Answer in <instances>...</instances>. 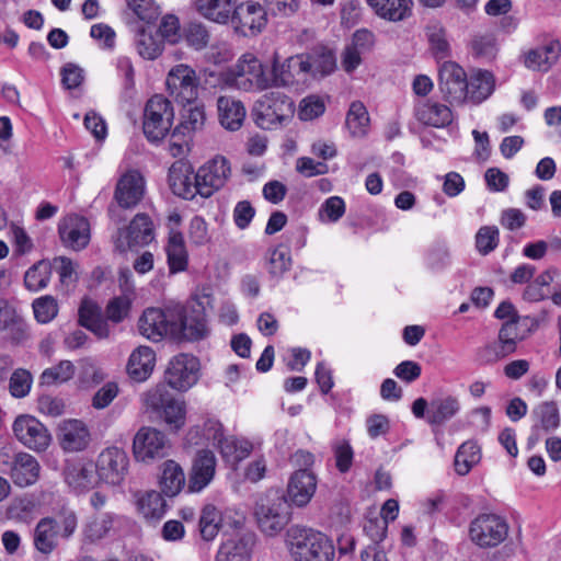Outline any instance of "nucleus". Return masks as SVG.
Returning a JSON list of instances; mask_svg holds the SVG:
<instances>
[{
  "instance_id": "nucleus-1",
  "label": "nucleus",
  "mask_w": 561,
  "mask_h": 561,
  "mask_svg": "<svg viewBox=\"0 0 561 561\" xmlns=\"http://www.w3.org/2000/svg\"><path fill=\"white\" fill-rule=\"evenodd\" d=\"M213 307V297L207 288H203L186 305H173L171 316L174 318L173 339L197 342L210 334L206 310Z\"/></svg>"
},
{
  "instance_id": "nucleus-2",
  "label": "nucleus",
  "mask_w": 561,
  "mask_h": 561,
  "mask_svg": "<svg viewBox=\"0 0 561 561\" xmlns=\"http://www.w3.org/2000/svg\"><path fill=\"white\" fill-rule=\"evenodd\" d=\"M291 561H334L335 547L323 533L312 528L293 526L285 537Z\"/></svg>"
},
{
  "instance_id": "nucleus-3",
  "label": "nucleus",
  "mask_w": 561,
  "mask_h": 561,
  "mask_svg": "<svg viewBox=\"0 0 561 561\" xmlns=\"http://www.w3.org/2000/svg\"><path fill=\"white\" fill-rule=\"evenodd\" d=\"M270 69L255 54L248 50L242 53L236 61L228 67L226 83L231 90L244 93H257L271 89Z\"/></svg>"
},
{
  "instance_id": "nucleus-4",
  "label": "nucleus",
  "mask_w": 561,
  "mask_h": 561,
  "mask_svg": "<svg viewBox=\"0 0 561 561\" xmlns=\"http://www.w3.org/2000/svg\"><path fill=\"white\" fill-rule=\"evenodd\" d=\"M144 405L154 412L170 432L178 433L186 423V403L173 397L165 385L159 383L141 394Z\"/></svg>"
},
{
  "instance_id": "nucleus-5",
  "label": "nucleus",
  "mask_w": 561,
  "mask_h": 561,
  "mask_svg": "<svg viewBox=\"0 0 561 561\" xmlns=\"http://www.w3.org/2000/svg\"><path fill=\"white\" fill-rule=\"evenodd\" d=\"M294 102L280 92L263 94L255 103L256 124L264 129H273L284 125L293 117Z\"/></svg>"
},
{
  "instance_id": "nucleus-6",
  "label": "nucleus",
  "mask_w": 561,
  "mask_h": 561,
  "mask_svg": "<svg viewBox=\"0 0 561 561\" xmlns=\"http://www.w3.org/2000/svg\"><path fill=\"white\" fill-rule=\"evenodd\" d=\"M201 78L187 64H178L167 73L165 88L169 95L179 104L194 103L199 96Z\"/></svg>"
},
{
  "instance_id": "nucleus-7",
  "label": "nucleus",
  "mask_w": 561,
  "mask_h": 561,
  "mask_svg": "<svg viewBox=\"0 0 561 561\" xmlns=\"http://www.w3.org/2000/svg\"><path fill=\"white\" fill-rule=\"evenodd\" d=\"M174 121V108L171 102L161 94L149 99L144 114V133L150 141L162 140L171 130Z\"/></svg>"
},
{
  "instance_id": "nucleus-8",
  "label": "nucleus",
  "mask_w": 561,
  "mask_h": 561,
  "mask_svg": "<svg viewBox=\"0 0 561 561\" xmlns=\"http://www.w3.org/2000/svg\"><path fill=\"white\" fill-rule=\"evenodd\" d=\"M310 65L305 55L290 56L280 61L275 54L270 69L271 89L304 85L308 81Z\"/></svg>"
},
{
  "instance_id": "nucleus-9",
  "label": "nucleus",
  "mask_w": 561,
  "mask_h": 561,
  "mask_svg": "<svg viewBox=\"0 0 561 561\" xmlns=\"http://www.w3.org/2000/svg\"><path fill=\"white\" fill-rule=\"evenodd\" d=\"M15 439L25 448L42 453L51 444L53 437L47 426L32 414H20L12 423Z\"/></svg>"
},
{
  "instance_id": "nucleus-10",
  "label": "nucleus",
  "mask_w": 561,
  "mask_h": 561,
  "mask_svg": "<svg viewBox=\"0 0 561 561\" xmlns=\"http://www.w3.org/2000/svg\"><path fill=\"white\" fill-rule=\"evenodd\" d=\"M507 534V523L496 514H480L469 525V538L480 548L499 546L506 539Z\"/></svg>"
},
{
  "instance_id": "nucleus-11",
  "label": "nucleus",
  "mask_w": 561,
  "mask_h": 561,
  "mask_svg": "<svg viewBox=\"0 0 561 561\" xmlns=\"http://www.w3.org/2000/svg\"><path fill=\"white\" fill-rule=\"evenodd\" d=\"M255 517L263 534L270 537L276 536L289 522L287 501L277 494L262 499L256 504Z\"/></svg>"
},
{
  "instance_id": "nucleus-12",
  "label": "nucleus",
  "mask_w": 561,
  "mask_h": 561,
  "mask_svg": "<svg viewBox=\"0 0 561 561\" xmlns=\"http://www.w3.org/2000/svg\"><path fill=\"white\" fill-rule=\"evenodd\" d=\"M170 449L165 434L151 426L140 427L133 439V455L136 461L152 463L164 458Z\"/></svg>"
},
{
  "instance_id": "nucleus-13",
  "label": "nucleus",
  "mask_w": 561,
  "mask_h": 561,
  "mask_svg": "<svg viewBox=\"0 0 561 561\" xmlns=\"http://www.w3.org/2000/svg\"><path fill=\"white\" fill-rule=\"evenodd\" d=\"M128 465L129 459L125 450L107 447L96 458L94 465L96 479L112 486L121 485L127 476Z\"/></svg>"
},
{
  "instance_id": "nucleus-14",
  "label": "nucleus",
  "mask_w": 561,
  "mask_h": 561,
  "mask_svg": "<svg viewBox=\"0 0 561 561\" xmlns=\"http://www.w3.org/2000/svg\"><path fill=\"white\" fill-rule=\"evenodd\" d=\"M201 197L209 198L221 190L231 176L230 161L222 154H216L197 169Z\"/></svg>"
},
{
  "instance_id": "nucleus-15",
  "label": "nucleus",
  "mask_w": 561,
  "mask_h": 561,
  "mask_svg": "<svg viewBox=\"0 0 561 561\" xmlns=\"http://www.w3.org/2000/svg\"><path fill=\"white\" fill-rule=\"evenodd\" d=\"M168 386L178 391H187L199 378V362L188 354H179L168 364L165 374Z\"/></svg>"
},
{
  "instance_id": "nucleus-16",
  "label": "nucleus",
  "mask_w": 561,
  "mask_h": 561,
  "mask_svg": "<svg viewBox=\"0 0 561 561\" xmlns=\"http://www.w3.org/2000/svg\"><path fill=\"white\" fill-rule=\"evenodd\" d=\"M171 307L145 309L137 322L139 333L152 342H160L165 336L173 337L174 318L171 316Z\"/></svg>"
},
{
  "instance_id": "nucleus-17",
  "label": "nucleus",
  "mask_w": 561,
  "mask_h": 561,
  "mask_svg": "<svg viewBox=\"0 0 561 561\" xmlns=\"http://www.w3.org/2000/svg\"><path fill=\"white\" fill-rule=\"evenodd\" d=\"M526 334L519 329V320L505 321L500 331L497 342L486 345L481 351V356L486 362H495L516 351L517 343L526 339Z\"/></svg>"
},
{
  "instance_id": "nucleus-18",
  "label": "nucleus",
  "mask_w": 561,
  "mask_h": 561,
  "mask_svg": "<svg viewBox=\"0 0 561 561\" xmlns=\"http://www.w3.org/2000/svg\"><path fill=\"white\" fill-rule=\"evenodd\" d=\"M197 172L184 160H176L168 172V184L172 193L186 201H192L196 195L201 196Z\"/></svg>"
},
{
  "instance_id": "nucleus-19",
  "label": "nucleus",
  "mask_w": 561,
  "mask_h": 561,
  "mask_svg": "<svg viewBox=\"0 0 561 561\" xmlns=\"http://www.w3.org/2000/svg\"><path fill=\"white\" fill-rule=\"evenodd\" d=\"M230 21L236 32L243 36H255L266 26L267 15L260 3L245 1L236 5Z\"/></svg>"
},
{
  "instance_id": "nucleus-20",
  "label": "nucleus",
  "mask_w": 561,
  "mask_h": 561,
  "mask_svg": "<svg viewBox=\"0 0 561 561\" xmlns=\"http://www.w3.org/2000/svg\"><path fill=\"white\" fill-rule=\"evenodd\" d=\"M154 238L153 224L145 214H137L130 225L119 229L114 237V243L119 251L149 244Z\"/></svg>"
},
{
  "instance_id": "nucleus-21",
  "label": "nucleus",
  "mask_w": 561,
  "mask_h": 561,
  "mask_svg": "<svg viewBox=\"0 0 561 561\" xmlns=\"http://www.w3.org/2000/svg\"><path fill=\"white\" fill-rule=\"evenodd\" d=\"M217 459L209 449H199L192 459L188 471L187 491L201 493L214 480L216 474Z\"/></svg>"
},
{
  "instance_id": "nucleus-22",
  "label": "nucleus",
  "mask_w": 561,
  "mask_h": 561,
  "mask_svg": "<svg viewBox=\"0 0 561 561\" xmlns=\"http://www.w3.org/2000/svg\"><path fill=\"white\" fill-rule=\"evenodd\" d=\"M467 80L465 70L455 62H445L439 69V89L450 103L466 102Z\"/></svg>"
},
{
  "instance_id": "nucleus-23",
  "label": "nucleus",
  "mask_w": 561,
  "mask_h": 561,
  "mask_svg": "<svg viewBox=\"0 0 561 561\" xmlns=\"http://www.w3.org/2000/svg\"><path fill=\"white\" fill-rule=\"evenodd\" d=\"M58 232L62 244L75 251L84 249L91 238L89 221L79 215H68L58 225Z\"/></svg>"
},
{
  "instance_id": "nucleus-24",
  "label": "nucleus",
  "mask_w": 561,
  "mask_h": 561,
  "mask_svg": "<svg viewBox=\"0 0 561 561\" xmlns=\"http://www.w3.org/2000/svg\"><path fill=\"white\" fill-rule=\"evenodd\" d=\"M255 537L251 533L236 534L225 538L215 561H251Z\"/></svg>"
},
{
  "instance_id": "nucleus-25",
  "label": "nucleus",
  "mask_w": 561,
  "mask_h": 561,
  "mask_svg": "<svg viewBox=\"0 0 561 561\" xmlns=\"http://www.w3.org/2000/svg\"><path fill=\"white\" fill-rule=\"evenodd\" d=\"M41 471V463L33 455L20 451L12 459L9 476L15 486L24 489L39 480Z\"/></svg>"
},
{
  "instance_id": "nucleus-26",
  "label": "nucleus",
  "mask_w": 561,
  "mask_h": 561,
  "mask_svg": "<svg viewBox=\"0 0 561 561\" xmlns=\"http://www.w3.org/2000/svg\"><path fill=\"white\" fill-rule=\"evenodd\" d=\"M414 117L424 126L445 128L453 123L454 113L451 108L444 103L434 100H424L415 103Z\"/></svg>"
},
{
  "instance_id": "nucleus-27",
  "label": "nucleus",
  "mask_w": 561,
  "mask_h": 561,
  "mask_svg": "<svg viewBox=\"0 0 561 561\" xmlns=\"http://www.w3.org/2000/svg\"><path fill=\"white\" fill-rule=\"evenodd\" d=\"M145 180L135 170L124 173L117 181L114 197L124 208L136 206L144 197Z\"/></svg>"
},
{
  "instance_id": "nucleus-28",
  "label": "nucleus",
  "mask_w": 561,
  "mask_h": 561,
  "mask_svg": "<svg viewBox=\"0 0 561 561\" xmlns=\"http://www.w3.org/2000/svg\"><path fill=\"white\" fill-rule=\"evenodd\" d=\"M316 490V476L309 470L299 469L289 479L287 497L293 505L304 507L311 501Z\"/></svg>"
},
{
  "instance_id": "nucleus-29",
  "label": "nucleus",
  "mask_w": 561,
  "mask_h": 561,
  "mask_svg": "<svg viewBox=\"0 0 561 561\" xmlns=\"http://www.w3.org/2000/svg\"><path fill=\"white\" fill-rule=\"evenodd\" d=\"M560 54V43L550 41L524 53L523 64L529 70L546 72L558 61Z\"/></svg>"
},
{
  "instance_id": "nucleus-30",
  "label": "nucleus",
  "mask_w": 561,
  "mask_h": 561,
  "mask_svg": "<svg viewBox=\"0 0 561 561\" xmlns=\"http://www.w3.org/2000/svg\"><path fill=\"white\" fill-rule=\"evenodd\" d=\"M154 366V351L150 346L140 345L130 353L126 365V370L131 379L142 382L151 376Z\"/></svg>"
},
{
  "instance_id": "nucleus-31",
  "label": "nucleus",
  "mask_w": 561,
  "mask_h": 561,
  "mask_svg": "<svg viewBox=\"0 0 561 561\" xmlns=\"http://www.w3.org/2000/svg\"><path fill=\"white\" fill-rule=\"evenodd\" d=\"M59 442L66 451L83 450L90 442V433L82 421L65 420L59 425Z\"/></svg>"
},
{
  "instance_id": "nucleus-32",
  "label": "nucleus",
  "mask_w": 561,
  "mask_h": 561,
  "mask_svg": "<svg viewBox=\"0 0 561 561\" xmlns=\"http://www.w3.org/2000/svg\"><path fill=\"white\" fill-rule=\"evenodd\" d=\"M466 90L468 102L478 105L488 100L495 91V77L489 70L476 69L467 80Z\"/></svg>"
},
{
  "instance_id": "nucleus-33",
  "label": "nucleus",
  "mask_w": 561,
  "mask_h": 561,
  "mask_svg": "<svg viewBox=\"0 0 561 561\" xmlns=\"http://www.w3.org/2000/svg\"><path fill=\"white\" fill-rule=\"evenodd\" d=\"M534 424L529 444H536L540 439V432L554 431L560 425L559 409L554 402H542L533 410Z\"/></svg>"
},
{
  "instance_id": "nucleus-34",
  "label": "nucleus",
  "mask_w": 561,
  "mask_h": 561,
  "mask_svg": "<svg viewBox=\"0 0 561 561\" xmlns=\"http://www.w3.org/2000/svg\"><path fill=\"white\" fill-rule=\"evenodd\" d=\"M217 110L219 122L225 129L236 131L241 128L247 110L240 100L221 95L217 100Z\"/></svg>"
},
{
  "instance_id": "nucleus-35",
  "label": "nucleus",
  "mask_w": 561,
  "mask_h": 561,
  "mask_svg": "<svg viewBox=\"0 0 561 561\" xmlns=\"http://www.w3.org/2000/svg\"><path fill=\"white\" fill-rule=\"evenodd\" d=\"M0 332H5L14 342H21L26 337V323L15 306L3 298H0Z\"/></svg>"
},
{
  "instance_id": "nucleus-36",
  "label": "nucleus",
  "mask_w": 561,
  "mask_h": 561,
  "mask_svg": "<svg viewBox=\"0 0 561 561\" xmlns=\"http://www.w3.org/2000/svg\"><path fill=\"white\" fill-rule=\"evenodd\" d=\"M375 14L389 22L409 19L413 11V0H366Z\"/></svg>"
},
{
  "instance_id": "nucleus-37",
  "label": "nucleus",
  "mask_w": 561,
  "mask_h": 561,
  "mask_svg": "<svg viewBox=\"0 0 561 561\" xmlns=\"http://www.w3.org/2000/svg\"><path fill=\"white\" fill-rule=\"evenodd\" d=\"M226 437L222 424L213 419L205 421L202 426L195 425L191 427L186 434V440L188 444H211L217 449L220 448V445L224 443Z\"/></svg>"
},
{
  "instance_id": "nucleus-38",
  "label": "nucleus",
  "mask_w": 561,
  "mask_h": 561,
  "mask_svg": "<svg viewBox=\"0 0 561 561\" xmlns=\"http://www.w3.org/2000/svg\"><path fill=\"white\" fill-rule=\"evenodd\" d=\"M137 299V293L131 283L121 285L119 295L113 297L106 305L105 314L107 320L119 323L124 321L130 312L133 302Z\"/></svg>"
},
{
  "instance_id": "nucleus-39",
  "label": "nucleus",
  "mask_w": 561,
  "mask_h": 561,
  "mask_svg": "<svg viewBox=\"0 0 561 561\" xmlns=\"http://www.w3.org/2000/svg\"><path fill=\"white\" fill-rule=\"evenodd\" d=\"M236 0H195V8L204 19L217 24H227L236 11Z\"/></svg>"
},
{
  "instance_id": "nucleus-40",
  "label": "nucleus",
  "mask_w": 561,
  "mask_h": 561,
  "mask_svg": "<svg viewBox=\"0 0 561 561\" xmlns=\"http://www.w3.org/2000/svg\"><path fill=\"white\" fill-rule=\"evenodd\" d=\"M159 484L167 496L178 495L185 486V474L175 460H165L160 466Z\"/></svg>"
},
{
  "instance_id": "nucleus-41",
  "label": "nucleus",
  "mask_w": 561,
  "mask_h": 561,
  "mask_svg": "<svg viewBox=\"0 0 561 561\" xmlns=\"http://www.w3.org/2000/svg\"><path fill=\"white\" fill-rule=\"evenodd\" d=\"M58 545L57 520L50 517L42 518L34 529V546L45 556L50 554Z\"/></svg>"
},
{
  "instance_id": "nucleus-42",
  "label": "nucleus",
  "mask_w": 561,
  "mask_h": 561,
  "mask_svg": "<svg viewBox=\"0 0 561 561\" xmlns=\"http://www.w3.org/2000/svg\"><path fill=\"white\" fill-rule=\"evenodd\" d=\"M460 411V402L457 397L443 396L430 402L427 422L430 424H443L454 417Z\"/></svg>"
},
{
  "instance_id": "nucleus-43",
  "label": "nucleus",
  "mask_w": 561,
  "mask_h": 561,
  "mask_svg": "<svg viewBox=\"0 0 561 561\" xmlns=\"http://www.w3.org/2000/svg\"><path fill=\"white\" fill-rule=\"evenodd\" d=\"M206 123L204 105H195L182 114L180 124L175 127L172 137L182 136L192 139L193 135L201 131Z\"/></svg>"
},
{
  "instance_id": "nucleus-44",
  "label": "nucleus",
  "mask_w": 561,
  "mask_h": 561,
  "mask_svg": "<svg viewBox=\"0 0 561 561\" xmlns=\"http://www.w3.org/2000/svg\"><path fill=\"white\" fill-rule=\"evenodd\" d=\"M64 474L66 483L76 491L88 490L98 481L93 474L92 465L90 463H69L67 465Z\"/></svg>"
},
{
  "instance_id": "nucleus-45",
  "label": "nucleus",
  "mask_w": 561,
  "mask_h": 561,
  "mask_svg": "<svg viewBox=\"0 0 561 561\" xmlns=\"http://www.w3.org/2000/svg\"><path fill=\"white\" fill-rule=\"evenodd\" d=\"M138 512L147 520H159L167 513V502L157 491H148L137 500Z\"/></svg>"
},
{
  "instance_id": "nucleus-46",
  "label": "nucleus",
  "mask_w": 561,
  "mask_h": 561,
  "mask_svg": "<svg viewBox=\"0 0 561 561\" xmlns=\"http://www.w3.org/2000/svg\"><path fill=\"white\" fill-rule=\"evenodd\" d=\"M345 124L353 137L360 138L368 133L369 115L362 102L355 101L351 103Z\"/></svg>"
},
{
  "instance_id": "nucleus-47",
  "label": "nucleus",
  "mask_w": 561,
  "mask_h": 561,
  "mask_svg": "<svg viewBox=\"0 0 561 561\" xmlns=\"http://www.w3.org/2000/svg\"><path fill=\"white\" fill-rule=\"evenodd\" d=\"M167 255L172 273L184 271L187 266V251L181 232L169 236Z\"/></svg>"
},
{
  "instance_id": "nucleus-48",
  "label": "nucleus",
  "mask_w": 561,
  "mask_h": 561,
  "mask_svg": "<svg viewBox=\"0 0 561 561\" xmlns=\"http://www.w3.org/2000/svg\"><path fill=\"white\" fill-rule=\"evenodd\" d=\"M128 13L137 21L152 24L161 14V7L156 0H125Z\"/></svg>"
},
{
  "instance_id": "nucleus-49",
  "label": "nucleus",
  "mask_w": 561,
  "mask_h": 561,
  "mask_svg": "<svg viewBox=\"0 0 561 561\" xmlns=\"http://www.w3.org/2000/svg\"><path fill=\"white\" fill-rule=\"evenodd\" d=\"M163 49V42L153 35L151 31L142 28L138 32L136 38V50L142 59L154 60L161 56Z\"/></svg>"
},
{
  "instance_id": "nucleus-50",
  "label": "nucleus",
  "mask_w": 561,
  "mask_h": 561,
  "mask_svg": "<svg viewBox=\"0 0 561 561\" xmlns=\"http://www.w3.org/2000/svg\"><path fill=\"white\" fill-rule=\"evenodd\" d=\"M114 516L108 513L92 516L83 527V536L87 541L95 542L107 536L113 528Z\"/></svg>"
},
{
  "instance_id": "nucleus-51",
  "label": "nucleus",
  "mask_w": 561,
  "mask_h": 561,
  "mask_svg": "<svg viewBox=\"0 0 561 561\" xmlns=\"http://www.w3.org/2000/svg\"><path fill=\"white\" fill-rule=\"evenodd\" d=\"M220 525L221 514L219 510L211 504L205 505L202 510L198 524L202 538L206 541L214 540L219 533Z\"/></svg>"
},
{
  "instance_id": "nucleus-52",
  "label": "nucleus",
  "mask_w": 561,
  "mask_h": 561,
  "mask_svg": "<svg viewBox=\"0 0 561 561\" xmlns=\"http://www.w3.org/2000/svg\"><path fill=\"white\" fill-rule=\"evenodd\" d=\"M481 459L480 447L474 442L463 443L455 456V470L458 474H467Z\"/></svg>"
},
{
  "instance_id": "nucleus-53",
  "label": "nucleus",
  "mask_w": 561,
  "mask_h": 561,
  "mask_svg": "<svg viewBox=\"0 0 561 561\" xmlns=\"http://www.w3.org/2000/svg\"><path fill=\"white\" fill-rule=\"evenodd\" d=\"M305 56L308 57L310 65L309 77H324L332 73L336 68V59L331 50L321 49Z\"/></svg>"
},
{
  "instance_id": "nucleus-54",
  "label": "nucleus",
  "mask_w": 561,
  "mask_h": 561,
  "mask_svg": "<svg viewBox=\"0 0 561 561\" xmlns=\"http://www.w3.org/2000/svg\"><path fill=\"white\" fill-rule=\"evenodd\" d=\"M253 446L248 439L227 436L218 450L227 461L238 462L247 458Z\"/></svg>"
},
{
  "instance_id": "nucleus-55",
  "label": "nucleus",
  "mask_w": 561,
  "mask_h": 561,
  "mask_svg": "<svg viewBox=\"0 0 561 561\" xmlns=\"http://www.w3.org/2000/svg\"><path fill=\"white\" fill-rule=\"evenodd\" d=\"M76 373V367L70 360H60L58 364L48 367L41 374L39 380L42 385H57L69 381Z\"/></svg>"
},
{
  "instance_id": "nucleus-56",
  "label": "nucleus",
  "mask_w": 561,
  "mask_h": 561,
  "mask_svg": "<svg viewBox=\"0 0 561 561\" xmlns=\"http://www.w3.org/2000/svg\"><path fill=\"white\" fill-rule=\"evenodd\" d=\"M106 374L101 365L93 358H82L79 362L78 382L82 387L99 385L105 380Z\"/></svg>"
},
{
  "instance_id": "nucleus-57",
  "label": "nucleus",
  "mask_w": 561,
  "mask_h": 561,
  "mask_svg": "<svg viewBox=\"0 0 561 561\" xmlns=\"http://www.w3.org/2000/svg\"><path fill=\"white\" fill-rule=\"evenodd\" d=\"M345 210L344 199L340 196H331L320 206L318 217L323 224H334L344 216Z\"/></svg>"
},
{
  "instance_id": "nucleus-58",
  "label": "nucleus",
  "mask_w": 561,
  "mask_h": 561,
  "mask_svg": "<svg viewBox=\"0 0 561 561\" xmlns=\"http://www.w3.org/2000/svg\"><path fill=\"white\" fill-rule=\"evenodd\" d=\"M33 386L32 374L24 369H15L9 379V392L13 398L22 399L25 398Z\"/></svg>"
},
{
  "instance_id": "nucleus-59",
  "label": "nucleus",
  "mask_w": 561,
  "mask_h": 561,
  "mask_svg": "<svg viewBox=\"0 0 561 561\" xmlns=\"http://www.w3.org/2000/svg\"><path fill=\"white\" fill-rule=\"evenodd\" d=\"M325 111L324 101L317 95L304 98L298 107V117L301 121H312L321 116Z\"/></svg>"
},
{
  "instance_id": "nucleus-60",
  "label": "nucleus",
  "mask_w": 561,
  "mask_h": 561,
  "mask_svg": "<svg viewBox=\"0 0 561 561\" xmlns=\"http://www.w3.org/2000/svg\"><path fill=\"white\" fill-rule=\"evenodd\" d=\"M33 311L39 323H48L57 316L58 307L53 297L45 296L34 300Z\"/></svg>"
},
{
  "instance_id": "nucleus-61",
  "label": "nucleus",
  "mask_w": 561,
  "mask_h": 561,
  "mask_svg": "<svg viewBox=\"0 0 561 561\" xmlns=\"http://www.w3.org/2000/svg\"><path fill=\"white\" fill-rule=\"evenodd\" d=\"M158 32L163 41L170 44L179 43L182 37L179 18L174 14L164 15L160 21Z\"/></svg>"
},
{
  "instance_id": "nucleus-62",
  "label": "nucleus",
  "mask_w": 561,
  "mask_h": 561,
  "mask_svg": "<svg viewBox=\"0 0 561 561\" xmlns=\"http://www.w3.org/2000/svg\"><path fill=\"white\" fill-rule=\"evenodd\" d=\"M499 243V229L496 227L484 226L479 229L476 236V245L481 254H488L493 251Z\"/></svg>"
},
{
  "instance_id": "nucleus-63",
  "label": "nucleus",
  "mask_w": 561,
  "mask_h": 561,
  "mask_svg": "<svg viewBox=\"0 0 561 561\" xmlns=\"http://www.w3.org/2000/svg\"><path fill=\"white\" fill-rule=\"evenodd\" d=\"M291 260L287 248L277 247L270 254L268 268L274 277H280L290 266Z\"/></svg>"
},
{
  "instance_id": "nucleus-64",
  "label": "nucleus",
  "mask_w": 561,
  "mask_h": 561,
  "mask_svg": "<svg viewBox=\"0 0 561 561\" xmlns=\"http://www.w3.org/2000/svg\"><path fill=\"white\" fill-rule=\"evenodd\" d=\"M53 273H55L60 280L67 278H79L81 276L79 264L66 256H58L51 261Z\"/></svg>"
}]
</instances>
